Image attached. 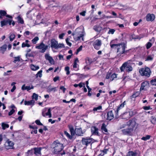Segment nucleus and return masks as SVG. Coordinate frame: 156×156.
Listing matches in <instances>:
<instances>
[{
  "label": "nucleus",
  "mask_w": 156,
  "mask_h": 156,
  "mask_svg": "<svg viewBox=\"0 0 156 156\" xmlns=\"http://www.w3.org/2000/svg\"><path fill=\"white\" fill-rule=\"evenodd\" d=\"M56 87H55L54 88H50L48 89L49 92H51L53 91L54 92H55L56 90Z\"/></svg>",
  "instance_id": "0e129e2a"
},
{
  "label": "nucleus",
  "mask_w": 156,
  "mask_h": 156,
  "mask_svg": "<svg viewBox=\"0 0 156 156\" xmlns=\"http://www.w3.org/2000/svg\"><path fill=\"white\" fill-rule=\"evenodd\" d=\"M42 70H41L37 72V74L39 75V76L40 77H41L42 76Z\"/></svg>",
  "instance_id": "e2e57ef3"
},
{
  "label": "nucleus",
  "mask_w": 156,
  "mask_h": 156,
  "mask_svg": "<svg viewBox=\"0 0 156 156\" xmlns=\"http://www.w3.org/2000/svg\"><path fill=\"white\" fill-rule=\"evenodd\" d=\"M130 60H129L125 62L120 67V70L121 72H129L133 70V68L130 64Z\"/></svg>",
  "instance_id": "0eeeda50"
},
{
  "label": "nucleus",
  "mask_w": 156,
  "mask_h": 156,
  "mask_svg": "<svg viewBox=\"0 0 156 156\" xmlns=\"http://www.w3.org/2000/svg\"><path fill=\"white\" fill-rule=\"evenodd\" d=\"M155 16L153 14L148 13L146 16V20L147 21H153L155 19Z\"/></svg>",
  "instance_id": "dca6fc26"
},
{
  "label": "nucleus",
  "mask_w": 156,
  "mask_h": 156,
  "mask_svg": "<svg viewBox=\"0 0 156 156\" xmlns=\"http://www.w3.org/2000/svg\"><path fill=\"white\" fill-rule=\"evenodd\" d=\"M7 13L4 10H0V14L2 16H6Z\"/></svg>",
  "instance_id": "49530a36"
},
{
  "label": "nucleus",
  "mask_w": 156,
  "mask_h": 156,
  "mask_svg": "<svg viewBox=\"0 0 156 156\" xmlns=\"http://www.w3.org/2000/svg\"><path fill=\"white\" fill-rule=\"evenodd\" d=\"M35 101L34 100H32L29 101H25L24 105H30L32 106L34 105Z\"/></svg>",
  "instance_id": "5701e85b"
},
{
  "label": "nucleus",
  "mask_w": 156,
  "mask_h": 156,
  "mask_svg": "<svg viewBox=\"0 0 156 156\" xmlns=\"http://www.w3.org/2000/svg\"><path fill=\"white\" fill-rule=\"evenodd\" d=\"M15 112V110L14 109L12 108L8 113V115L10 116L12 115Z\"/></svg>",
  "instance_id": "864d4df0"
},
{
  "label": "nucleus",
  "mask_w": 156,
  "mask_h": 156,
  "mask_svg": "<svg viewBox=\"0 0 156 156\" xmlns=\"http://www.w3.org/2000/svg\"><path fill=\"white\" fill-rule=\"evenodd\" d=\"M14 144L13 142L8 139L5 143V147L7 149H13L14 147Z\"/></svg>",
  "instance_id": "f8f14e48"
},
{
  "label": "nucleus",
  "mask_w": 156,
  "mask_h": 156,
  "mask_svg": "<svg viewBox=\"0 0 156 156\" xmlns=\"http://www.w3.org/2000/svg\"><path fill=\"white\" fill-rule=\"evenodd\" d=\"M149 87V83L148 81H145L143 82L141 84L140 89V91L142 90L146 91Z\"/></svg>",
  "instance_id": "9d476101"
},
{
  "label": "nucleus",
  "mask_w": 156,
  "mask_h": 156,
  "mask_svg": "<svg viewBox=\"0 0 156 156\" xmlns=\"http://www.w3.org/2000/svg\"><path fill=\"white\" fill-rule=\"evenodd\" d=\"M69 67V66H66L65 68V70L66 72V74L68 75L70 74Z\"/></svg>",
  "instance_id": "37998d69"
},
{
  "label": "nucleus",
  "mask_w": 156,
  "mask_h": 156,
  "mask_svg": "<svg viewBox=\"0 0 156 156\" xmlns=\"http://www.w3.org/2000/svg\"><path fill=\"white\" fill-rule=\"evenodd\" d=\"M117 41V39H116L111 41L110 43V45L111 48L114 49L116 51L117 57L119 58L122 57L123 55H122L123 54V52H124V49L127 48V45L124 42H121L117 44H115L116 43V41Z\"/></svg>",
  "instance_id": "f257e3e1"
},
{
  "label": "nucleus",
  "mask_w": 156,
  "mask_h": 156,
  "mask_svg": "<svg viewBox=\"0 0 156 156\" xmlns=\"http://www.w3.org/2000/svg\"><path fill=\"white\" fill-rule=\"evenodd\" d=\"M79 62V61L78 58H76L73 64V68L75 71H77L79 70V66L77 63Z\"/></svg>",
  "instance_id": "aec40b11"
},
{
  "label": "nucleus",
  "mask_w": 156,
  "mask_h": 156,
  "mask_svg": "<svg viewBox=\"0 0 156 156\" xmlns=\"http://www.w3.org/2000/svg\"><path fill=\"white\" fill-rule=\"evenodd\" d=\"M39 38L38 37H35L31 41L33 44H35L37 43V41L39 40Z\"/></svg>",
  "instance_id": "e433bc0d"
},
{
  "label": "nucleus",
  "mask_w": 156,
  "mask_h": 156,
  "mask_svg": "<svg viewBox=\"0 0 156 156\" xmlns=\"http://www.w3.org/2000/svg\"><path fill=\"white\" fill-rule=\"evenodd\" d=\"M126 101H125L119 105L117 108V109H119V110H120L124 107V105H126Z\"/></svg>",
  "instance_id": "2f4dec72"
},
{
  "label": "nucleus",
  "mask_w": 156,
  "mask_h": 156,
  "mask_svg": "<svg viewBox=\"0 0 156 156\" xmlns=\"http://www.w3.org/2000/svg\"><path fill=\"white\" fill-rule=\"evenodd\" d=\"M45 57L46 60H48L49 62L51 64H54L55 62L52 58L49 56L48 54H46L45 55Z\"/></svg>",
  "instance_id": "412c9836"
},
{
  "label": "nucleus",
  "mask_w": 156,
  "mask_h": 156,
  "mask_svg": "<svg viewBox=\"0 0 156 156\" xmlns=\"http://www.w3.org/2000/svg\"><path fill=\"white\" fill-rule=\"evenodd\" d=\"M117 74L115 73L112 74L111 72L108 71L106 76V79H110L111 81L113 80L115 78H116Z\"/></svg>",
  "instance_id": "4468645a"
},
{
  "label": "nucleus",
  "mask_w": 156,
  "mask_h": 156,
  "mask_svg": "<svg viewBox=\"0 0 156 156\" xmlns=\"http://www.w3.org/2000/svg\"><path fill=\"white\" fill-rule=\"evenodd\" d=\"M86 13V11H82V12H80V15H81L83 16H85Z\"/></svg>",
  "instance_id": "774afa93"
},
{
  "label": "nucleus",
  "mask_w": 156,
  "mask_h": 156,
  "mask_svg": "<svg viewBox=\"0 0 156 156\" xmlns=\"http://www.w3.org/2000/svg\"><path fill=\"white\" fill-rule=\"evenodd\" d=\"M102 109L101 106L100 105L97 107H95L93 108V111L96 112L98 110H101Z\"/></svg>",
  "instance_id": "79ce46f5"
},
{
  "label": "nucleus",
  "mask_w": 156,
  "mask_h": 156,
  "mask_svg": "<svg viewBox=\"0 0 156 156\" xmlns=\"http://www.w3.org/2000/svg\"><path fill=\"white\" fill-rule=\"evenodd\" d=\"M140 91H135L134 92L133 94L130 97V99L133 100V98H135L138 97L140 94Z\"/></svg>",
  "instance_id": "4be33fe9"
},
{
  "label": "nucleus",
  "mask_w": 156,
  "mask_h": 156,
  "mask_svg": "<svg viewBox=\"0 0 156 156\" xmlns=\"http://www.w3.org/2000/svg\"><path fill=\"white\" fill-rule=\"evenodd\" d=\"M94 142V139L89 137H82L81 143L83 145L86 146L91 145Z\"/></svg>",
  "instance_id": "6e6552de"
},
{
  "label": "nucleus",
  "mask_w": 156,
  "mask_h": 156,
  "mask_svg": "<svg viewBox=\"0 0 156 156\" xmlns=\"http://www.w3.org/2000/svg\"><path fill=\"white\" fill-rule=\"evenodd\" d=\"M68 127L69 129L71 135L73 136H74L75 134H76V132L75 130H74V128L73 126L71 125H68Z\"/></svg>",
  "instance_id": "393cba45"
},
{
  "label": "nucleus",
  "mask_w": 156,
  "mask_h": 156,
  "mask_svg": "<svg viewBox=\"0 0 156 156\" xmlns=\"http://www.w3.org/2000/svg\"><path fill=\"white\" fill-rule=\"evenodd\" d=\"M50 47L52 49L55 48L56 49H58L59 48H64L65 46L63 44L59 43H58V41L55 39L53 38L50 40ZM50 45L49 44V45Z\"/></svg>",
  "instance_id": "20e7f679"
},
{
  "label": "nucleus",
  "mask_w": 156,
  "mask_h": 156,
  "mask_svg": "<svg viewBox=\"0 0 156 156\" xmlns=\"http://www.w3.org/2000/svg\"><path fill=\"white\" fill-rule=\"evenodd\" d=\"M53 152L55 154H57L61 152L64 148L62 144L58 140H56L52 144Z\"/></svg>",
  "instance_id": "7ed1b4c3"
},
{
  "label": "nucleus",
  "mask_w": 156,
  "mask_h": 156,
  "mask_svg": "<svg viewBox=\"0 0 156 156\" xmlns=\"http://www.w3.org/2000/svg\"><path fill=\"white\" fill-rule=\"evenodd\" d=\"M106 125L105 123H103L101 127V129L102 131H104L105 132H107L108 130L106 128Z\"/></svg>",
  "instance_id": "c85d7f7f"
},
{
  "label": "nucleus",
  "mask_w": 156,
  "mask_h": 156,
  "mask_svg": "<svg viewBox=\"0 0 156 156\" xmlns=\"http://www.w3.org/2000/svg\"><path fill=\"white\" fill-rule=\"evenodd\" d=\"M47 108H45L42 111V115L44 117H45L46 116L48 115L49 118L51 117V109L50 108L48 109V112L45 113V112L47 110Z\"/></svg>",
  "instance_id": "2eb2a0df"
},
{
  "label": "nucleus",
  "mask_w": 156,
  "mask_h": 156,
  "mask_svg": "<svg viewBox=\"0 0 156 156\" xmlns=\"http://www.w3.org/2000/svg\"><path fill=\"white\" fill-rule=\"evenodd\" d=\"M30 68L33 71H35L39 69L38 66H36L34 64H31L30 66Z\"/></svg>",
  "instance_id": "cd10ccee"
},
{
  "label": "nucleus",
  "mask_w": 156,
  "mask_h": 156,
  "mask_svg": "<svg viewBox=\"0 0 156 156\" xmlns=\"http://www.w3.org/2000/svg\"><path fill=\"white\" fill-rule=\"evenodd\" d=\"M152 44L150 42H148L146 44V47L147 49H149L152 46Z\"/></svg>",
  "instance_id": "a18cd8bd"
},
{
  "label": "nucleus",
  "mask_w": 156,
  "mask_h": 156,
  "mask_svg": "<svg viewBox=\"0 0 156 156\" xmlns=\"http://www.w3.org/2000/svg\"><path fill=\"white\" fill-rule=\"evenodd\" d=\"M15 35L14 34H12L9 36L10 41H12L15 38Z\"/></svg>",
  "instance_id": "de8ad7c7"
},
{
  "label": "nucleus",
  "mask_w": 156,
  "mask_h": 156,
  "mask_svg": "<svg viewBox=\"0 0 156 156\" xmlns=\"http://www.w3.org/2000/svg\"><path fill=\"white\" fill-rule=\"evenodd\" d=\"M151 137V136L149 135H147L145 136H143L141 138L142 140L144 141H146L147 140H149Z\"/></svg>",
  "instance_id": "c9c22d12"
},
{
  "label": "nucleus",
  "mask_w": 156,
  "mask_h": 156,
  "mask_svg": "<svg viewBox=\"0 0 156 156\" xmlns=\"http://www.w3.org/2000/svg\"><path fill=\"white\" fill-rule=\"evenodd\" d=\"M153 59V57H152L151 55H149L147 56L146 61H152Z\"/></svg>",
  "instance_id": "09e8293b"
},
{
  "label": "nucleus",
  "mask_w": 156,
  "mask_h": 156,
  "mask_svg": "<svg viewBox=\"0 0 156 156\" xmlns=\"http://www.w3.org/2000/svg\"><path fill=\"white\" fill-rule=\"evenodd\" d=\"M139 72L141 76H144L146 78L149 77L151 73L150 69L147 67L141 68Z\"/></svg>",
  "instance_id": "39448f33"
},
{
  "label": "nucleus",
  "mask_w": 156,
  "mask_h": 156,
  "mask_svg": "<svg viewBox=\"0 0 156 156\" xmlns=\"http://www.w3.org/2000/svg\"><path fill=\"white\" fill-rule=\"evenodd\" d=\"M59 77L58 76H55L53 79V81L54 82H56L58 80H59Z\"/></svg>",
  "instance_id": "bf43d9fd"
},
{
  "label": "nucleus",
  "mask_w": 156,
  "mask_h": 156,
  "mask_svg": "<svg viewBox=\"0 0 156 156\" xmlns=\"http://www.w3.org/2000/svg\"><path fill=\"white\" fill-rule=\"evenodd\" d=\"M102 41L101 40L98 39L95 40L93 44L94 48L97 50L100 49L102 45Z\"/></svg>",
  "instance_id": "9b49d317"
},
{
  "label": "nucleus",
  "mask_w": 156,
  "mask_h": 156,
  "mask_svg": "<svg viewBox=\"0 0 156 156\" xmlns=\"http://www.w3.org/2000/svg\"><path fill=\"white\" fill-rule=\"evenodd\" d=\"M135 115L134 111L129 109L127 111L124 112L120 115L119 117L122 119L127 120Z\"/></svg>",
  "instance_id": "423d86ee"
},
{
  "label": "nucleus",
  "mask_w": 156,
  "mask_h": 156,
  "mask_svg": "<svg viewBox=\"0 0 156 156\" xmlns=\"http://www.w3.org/2000/svg\"><path fill=\"white\" fill-rule=\"evenodd\" d=\"M48 45H45L43 42L36 46L35 48L38 49H41L40 52L44 53L48 48Z\"/></svg>",
  "instance_id": "1a4fd4ad"
},
{
  "label": "nucleus",
  "mask_w": 156,
  "mask_h": 156,
  "mask_svg": "<svg viewBox=\"0 0 156 156\" xmlns=\"http://www.w3.org/2000/svg\"><path fill=\"white\" fill-rule=\"evenodd\" d=\"M119 110L117 109L115 111V118L118 119L119 118Z\"/></svg>",
  "instance_id": "8fccbe9b"
},
{
  "label": "nucleus",
  "mask_w": 156,
  "mask_h": 156,
  "mask_svg": "<svg viewBox=\"0 0 156 156\" xmlns=\"http://www.w3.org/2000/svg\"><path fill=\"white\" fill-rule=\"evenodd\" d=\"M83 46L81 45L76 50V54H77L78 53L82 50Z\"/></svg>",
  "instance_id": "603ef678"
},
{
  "label": "nucleus",
  "mask_w": 156,
  "mask_h": 156,
  "mask_svg": "<svg viewBox=\"0 0 156 156\" xmlns=\"http://www.w3.org/2000/svg\"><path fill=\"white\" fill-rule=\"evenodd\" d=\"M15 58L13 61V62L16 63V62H19L20 61V57L18 56L17 57H15Z\"/></svg>",
  "instance_id": "4d7b16f0"
},
{
  "label": "nucleus",
  "mask_w": 156,
  "mask_h": 156,
  "mask_svg": "<svg viewBox=\"0 0 156 156\" xmlns=\"http://www.w3.org/2000/svg\"><path fill=\"white\" fill-rule=\"evenodd\" d=\"M152 85L156 86V79L151 80L150 81Z\"/></svg>",
  "instance_id": "c03bdc74"
},
{
  "label": "nucleus",
  "mask_w": 156,
  "mask_h": 156,
  "mask_svg": "<svg viewBox=\"0 0 156 156\" xmlns=\"http://www.w3.org/2000/svg\"><path fill=\"white\" fill-rule=\"evenodd\" d=\"M93 29L96 31L98 32V33H99L101 31L100 27L98 26H94V27Z\"/></svg>",
  "instance_id": "72a5a7b5"
},
{
  "label": "nucleus",
  "mask_w": 156,
  "mask_h": 156,
  "mask_svg": "<svg viewBox=\"0 0 156 156\" xmlns=\"http://www.w3.org/2000/svg\"><path fill=\"white\" fill-rule=\"evenodd\" d=\"M27 156H35L33 149L32 148L30 150H29L27 153Z\"/></svg>",
  "instance_id": "bb28decb"
},
{
  "label": "nucleus",
  "mask_w": 156,
  "mask_h": 156,
  "mask_svg": "<svg viewBox=\"0 0 156 156\" xmlns=\"http://www.w3.org/2000/svg\"><path fill=\"white\" fill-rule=\"evenodd\" d=\"M2 129L3 130H5L6 128H8L9 127V124L5 123L4 122L2 123Z\"/></svg>",
  "instance_id": "473e14b6"
},
{
  "label": "nucleus",
  "mask_w": 156,
  "mask_h": 156,
  "mask_svg": "<svg viewBox=\"0 0 156 156\" xmlns=\"http://www.w3.org/2000/svg\"><path fill=\"white\" fill-rule=\"evenodd\" d=\"M35 123L38 125L43 126V124L41 123L39 120H37L35 121Z\"/></svg>",
  "instance_id": "3c124183"
},
{
  "label": "nucleus",
  "mask_w": 156,
  "mask_h": 156,
  "mask_svg": "<svg viewBox=\"0 0 156 156\" xmlns=\"http://www.w3.org/2000/svg\"><path fill=\"white\" fill-rule=\"evenodd\" d=\"M115 31V30L113 29H111L108 32V34H113Z\"/></svg>",
  "instance_id": "5fc2aeb1"
},
{
  "label": "nucleus",
  "mask_w": 156,
  "mask_h": 156,
  "mask_svg": "<svg viewBox=\"0 0 156 156\" xmlns=\"http://www.w3.org/2000/svg\"><path fill=\"white\" fill-rule=\"evenodd\" d=\"M126 125L128 126L127 128L122 130V131L124 135L130 134L132 132L136 125V122L135 119H132L126 122Z\"/></svg>",
  "instance_id": "f03ea898"
},
{
  "label": "nucleus",
  "mask_w": 156,
  "mask_h": 156,
  "mask_svg": "<svg viewBox=\"0 0 156 156\" xmlns=\"http://www.w3.org/2000/svg\"><path fill=\"white\" fill-rule=\"evenodd\" d=\"M81 34H80V35L79 36L75 37V38H74V40L76 41H78L80 39V38H82V41H84V38H83V37L84 35V33L83 32H81Z\"/></svg>",
  "instance_id": "a878e982"
},
{
  "label": "nucleus",
  "mask_w": 156,
  "mask_h": 156,
  "mask_svg": "<svg viewBox=\"0 0 156 156\" xmlns=\"http://www.w3.org/2000/svg\"><path fill=\"white\" fill-rule=\"evenodd\" d=\"M76 135L78 136H83V134L85 132L84 130H82L81 128H76L75 129Z\"/></svg>",
  "instance_id": "a211bd4d"
},
{
  "label": "nucleus",
  "mask_w": 156,
  "mask_h": 156,
  "mask_svg": "<svg viewBox=\"0 0 156 156\" xmlns=\"http://www.w3.org/2000/svg\"><path fill=\"white\" fill-rule=\"evenodd\" d=\"M25 84H24L22 86V89L23 90H26L27 91H29L30 90V86H26L25 87V88H24V87Z\"/></svg>",
  "instance_id": "a19ab883"
},
{
  "label": "nucleus",
  "mask_w": 156,
  "mask_h": 156,
  "mask_svg": "<svg viewBox=\"0 0 156 156\" xmlns=\"http://www.w3.org/2000/svg\"><path fill=\"white\" fill-rule=\"evenodd\" d=\"M143 108L145 110H148L152 109L150 106H143Z\"/></svg>",
  "instance_id": "6e6d98bb"
},
{
  "label": "nucleus",
  "mask_w": 156,
  "mask_h": 156,
  "mask_svg": "<svg viewBox=\"0 0 156 156\" xmlns=\"http://www.w3.org/2000/svg\"><path fill=\"white\" fill-rule=\"evenodd\" d=\"M18 22L21 24H23L24 23V21L23 18L21 17L18 16L17 17Z\"/></svg>",
  "instance_id": "7c9ffc66"
},
{
  "label": "nucleus",
  "mask_w": 156,
  "mask_h": 156,
  "mask_svg": "<svg viewBox=\"0 0 156 156\" xmlns=\"http://www.w3.org/2000/svg\"><path fill=\"white\" fill-rule=\"evenodd\" d=\"M1 26V27H3L4 26H5L7 24V20H3L0 22Z\"/></svg>",
  "instance_id": "ea45409f"
},
{
  "label": "nucleus",
  "mask_w": 156,
  "mask_h": 156,
  "mask_svg": "<svg viewBox=\"0 0 156 156\" xmlns=\"http://www.w3.org/2000/svg\"><path fill=\"white\" fill-rule=\"evenodd\" d=\"M29 127L34 129H37L38 127L37 126H33L29 125Z\"/></svg>",
  "instance_id": "680f3d73"
},
{
  "label": "nucleus",
  "mask_w": 156,
  "mask_h": 156,
  "mask_svg": "<svg viewBox=\"0 0 156 156\" xmlns=\"http://www.w3.org/2000/svg\"><path fill=\"white\" fill-rule=\"evenodd\" d=\"M65 134L71 140L73 139V136L71 135H70L66 131H64V132Z\"/></svg>",
  "instance_id": "4c0bfd02"
},
{
  "label": "nucleus",
  "mask_w": 156,
  "mask_h": 156,
  "mask_svg": "<svg viewBox=\"0 0 156 156\" xmlns=\"http://www.w3.org/2000/svg\"><path fill=\"white\" fill-rule=\"evenodd\" d=\"M38 95L35 93H34L32 96V100L34 99L36 101H37L38 99Z\"/></svg>",
  "instance_id": "f704fd0d"
},
{
  "label": "nucleus",
  "mask_w": 156,
  "mask_h": 156,
  "mask_svg": "<svg viewBox=\"0 0 156 156\" xmlns=\"http://www.w3.org/2000/svg\"><path fill=\"white\" fill-rule=\"evenodd\" d=\"M30 32L29 31H26L24 33V36H29L30 34Z\"/></svg>",
  "instance_id": "69168bd1"
},
{
  "label": "nucleus",
  "mask_w": 156,
  "mask_h": 156,
  "mask_svg": "<svg viewBox=\"0 0 156 156\" xmlns=\"http://www.w3.org/2000/svg\"><path fill=\"white\" fill-rule=\"evenodd\" d=\"M60 89L62 90L64 93L66 90V88L63 86H61L60 87Z\"/></svg>",
  "instance_id": "052dcab7"
},
{
  "label": "nucleus",
  "mask_w": 156,
  "mask_h": 156,
  "mask_svg": "<svg viewBox=\"0 0 156 156\" xmlns=\"http://www.w3.org/2000/svg\"><path fill=\"white\" fill-rule=\"evenodd\" d=\"M65 35L64 33H62L59 35L58 37L60 39H62Z\"/></svg>",
  "instance_id": "338daca9"
},
{
  "label": "nucleus",
  "mask_w": 156,
  "mask_h": 156,
  "mask_svg": "<svg viewBox=\"0 0 156 156\" xmlns=\"http://www.w3.org/2000/svg\"><path fill=\"white\" fill-rule=\"evenodd\" d=\"M108 120L110 121L113 119L114 118L113 113L112 110H110L108 111L107 114Z\"/></svg>",
  "instance_id": "6ab92c4d"
},
{
  "label": "nucleus",
  "mask_w": 156,
  "mask_h": 156,
  "mask_svg": "<svg viewBox=\"0 0 156 156\" xmlns=\"http://www.w3.org/2000/svg\"><path fill=\"white\" fill-rule=\"evenodd\" d=\"M150 121L152 124H155L156 123V118L155 116H151L150 118Z\"/></svg>",
  "instance_id": "c756f323"
},
{
  "label": "nucleus",
  "mask_w": 156,
  "mask_h": 156,
  "mask_svg": "<svg viewBox=\"0 0 156 156\" xmlns=\"http://www.w3.org/2000/svg\"><path fill=\"white\" fill-rule=\"evenodd\" d=\"M6 49L7 46L5 44L3 45L2 47H0V50L3 51V53L6 50Z\"/></svg>",
  "instance_id": "58836bf2"
},
{
  "label": "nucleus",
  "mask_w": 156,
  "mask_h": 156,
  "mask_svg": "<svg viewBox=\"0 0 156 156\" xmlns=\"http://www.w3.org/2000/svg\"><path fill=\"white\" fill-rule=\"evenodd\" d=\"M66 42L67 44V45H68L70 47H71L72 45V43L69 41V38H67L66 39Z\"/></svg>",
  "instance_id": "13d9d810"
},
{
  "label": "nucleus",
  "mask_w": 156,
  "mask_h": 156,
  "mask_svg": "<svg viewBox=\"0 0 156 156\" xmlns=\"http://www.w3.org/2000/svg\"><path fill=\"white\" fill-rule=\"evenodd\" d=\"M91 133L92 135L94 136H99L98 129L96 126H92L90 128Z\"/></svg>",
  "instance_id": "ddd939ff"
},
{
  "label": "nucleus",
  "mask_w": 156,
  "mask_h": 156,
  "mask_svg": "<svg viewBox=\"0 0 156 156\" xmlns=\"http://www.w3.org/2000/svg\"><path fill=\"white\" fill-rule=\"evenodd\" d=\"M32 149L35 156H41V151L42 149L41 147H35Z\"/></svg>",
  "instance_id": "f3484780"
},
{
  "label": "nucleus",
  "mask_w": 156,
  "mask_h": 156,
  "mask_svg": "<svg viewBox=\"0 0 156 156\" xmlns=\"http://www.w3.org/2000/svg\"><path fill=\"white\" fill-rule=\"evenodd\" d=\"M30 42L28 40H26L25 42H23L22 43L21 46L23 48L25 47H27V48L30 47L31 46L29 43Z\"/></svg>",
  "instance_id": "b1692460"
}]
</instances>
